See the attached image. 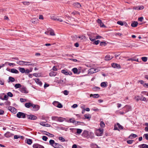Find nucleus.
Wrapping results in <instances>:
<instances>
[{
    "instance_id": "obj_1",
    "label": "nucleus",
    "mask_w": 148,
    "mask_h": 148,
    "mask_svg": "<svg viewBox=\"0 0 148 148\" xmlns=\"http://www.w3.org/2000/svg\"><path fill=\"white\" fill-rule=\"evenodd\" d=\"M29 62H25L23 61H19L16 62V63L20 65H30L34 66L35 64H27L28 63H30Z\"/></svg>"
},
{
    "instance_id": "obj_2",
    "label": "nucleus",
    "mask_w": 148,
    "mask_h": 148,
    "mask_svg": "<svg viewBox=\"0 0 148 148\" xmlns=\"http://www.w3.org/2000/svg\"><path fill=\"white\" fill-rule=\"evenodd\" d=\"M103 130L102 128H100L99 129H96L95 131V134L97 136H102L103 133Z\"/></svg>"
},
{
    "instance_id": "obj_3",
    "label": "nucleus",
    "mask_w": 148,
    "mask_h": 148,
    "mask_svg": "<svg viewBox=\"0 0 148 148\" xmlns=\"http://www.w3.org/2000/svg\"><path fill=\"white\" fill-rule=\"evenodd\" d=\"M27 114L23 112H19L17 114L16 116L19 118H25L26 117Z\"/></svg>"
},
{
    "instance_id": "obj_4",
    "label": "nucleus",
    "mask_w": 148,
    "mask_h": 148,
    "mask_svg": "<svg viewBox=\"0 0 148 148\" xmlns=\"http://www.w3.org/2000/svg\"><path fill=\"white\" fill-rule=\"evenodd\" d=\"M26 117L28 119L32 120H35L37 119V117L32 115H28L27 114Z\"/></svg>"
},
{
    "instance_id": "obj_5",
    "label": "nucleus",
    "mask_w": 148,
    "mask_h": 148,
    "mask_svg": "<svg viewBox=\"0 0 148 148\" xmlns=\"http://www.w3.org/2000/svg\"><path fill=\"white\" fill-rule=\"evenodd\" d=\"M61 73L66 75H71L72 74V73L71 72L69 71H68L65 69L62 70L61 71Z\"/></svg>"
},
{
    "instance_id": "obj_6",
    "label": "nucleus",
    "mask_w": 148,
    "mask_h": 148,
    "mask_svg": "<svg viewBox=\"0 0 148 148\" xmlns=\"http://www.w3.org/2000/svg\"><path fill=\"white\" fill-rule=\"evenodd\" d=\"M20 91L23 93H27L28 92V91L27 90L26 88L24 86H23L20 88Z\"/></svg>"
},
{
    "instance_id": "obj_7",
    "label": "nucleus",
    "mask_w": 148,
    "mask_h": 148,
    "mask_svg": "<svg viewBox=\"0 0 148 148\" xmlns=\"http://www.w3.org/2000/svg\"><path fill=\"white\" fill-rule=\"evenodd\" d=\"M8 109L12 112L15 113L16 112L17 110L14 107L12 106H9L8 107Z\"/></svg>"
},
{
    "instance_id": "obj_8",
    "label": "nucleus",
    "mask_w": 148,
    "mask_h": 148,
    "mask_svg": "<svg viewBox=\"0 0 148 148\" xmlns=\"http://www.w3.org/2000/svg\"><path fill=\"white\" fill-rule=\"evenodd\" d=\"M112 67L117 69H119L121 68L120 65L115 63L112 64Z\"/></svg>"
},
{
    "instance_id": "obj_9",
    "label": "nucleus",
    "mask_w": 148,
    "mask_h": 148,
    "mask_svg": "<svg viewBox=\"0 0 148 148\" xmlns=\"http://www.w3.org/2000/svg\"><path fill=\"white\" fill-rule=\"evenodd\" d=\"M102 37L101 36L98 35L96 36V38H93L91 36H90L89 37V39L92 41H94L95 40V39H99L101 38Z\"/></svg>"
},
{
    "instance_id": "obj_10",
    "label": "nucleus",
    "mask_w": 148,
    "mask_h": 148,
    "mask_svg": "<svg viewBox=\"0 0 148 148\" xmlns=\"http://www.w3.org/2000/svg\"><path fill=\"white\" fill-rule=\"evenodd\" d=\"M32 107L33 108V110L34 111L38 110L39 108V106L37 105H34L32 104Z\"/></svg>"
},
{
    "instance_id": "obj_11",
    "label": "nucleus",
    "mask_w": 148,
    "mask_h": 148,
    "mask_svg": "<svg viewBox=\"0 0 148 148\" xmlns=\"http://www.w3.org/2000/svg\"><path fill=\"white\" fill-rule=\"evenodd\" d=\"M13 135L14 134H12L11 133L8 132H7L4 134V136L7 138H9L12 137Z\"/></svg>"
},
{
    "instance_id": "obj_12",
    "label": "nucleus",
    "mask_w": 148,
    "mask_h": 148,
    "mask_svg": "<svg viewBox=\"0 0 148 148\" xmlns=\"http://www.w3.org/2000/svg\"><path fill=\"white\" fill-rule=\"evenodd\" d=\"M33 147L34 148H44L43 146L37 143L34 144Z\"/></svg>"
},
{
    "instance_id": "obj_13",
    "label": "nucleus",
    "mask_w": 148,
    "mask_h": 148,
    "mask_svg": "<svg viewBox=\"0 0 148 148\" xmlns=\"http://www.w3.org/2000/svg\"><path fill=\"white\" fill-rule=\"evenodd\" d=\"M96 70L94 68H91L90 69L88 70V74L90 75L92 74L93 73H96Z\"/></svg>"
},
{
    "instance_id": "obj_14",
    "label": "nucleus",
    "mask_w": 148,
    "mask_h": 148,
    "mask_svg": "<svg viewBox=\"0 0 148 148\" xmlns=\"http://www.w3.org/2000/svg\"><path fill=\"white\" fill-rule=\"evenodd\" d=\"M144 8V6H134L133 7V9L136 10H140L143 9Z\"/></svg>"
},
{
    "instance_id": "obj_15",
    "label": "nucleus",
    "mask_w": 148,
    "mask_h": 148,
    "mask_svg": "<svg viewBox=\"0 0 148 148\" xmlns=\"http://www.w3.org/2000/svg\"><path fill=\"white\" fill-rule=\"evenodd\" d=\"M55 148H64V147L60 144L56 143L53 147Z\"/></svg>"
},
{
    "instance_id": "obj_16",
    "label": "nucleus",
    "mask_w": 148,
    "mask_h": 148,
    "mask_svg": "<svg viewBox=\"0 0 148 148\" xmlns=\"http://www.w3.org/2000/svg\"><path fill=\"white\" fill-rule=\"evenodd\" d=\"M57 73V72H54V71H51L49 73V75L51 77H54L55 76Z\"/></svg>"
},
{
    "instance_id": "obj_17",
    "label": "nucleus",
    "mask_w": 148,
    "mask_h": 148,
    "mask_svg": "<svg viewBox=\"0 0 148 148\" xmlns=\"http://www.w3.org/2000/svg\"><path fill=\"white\" fill-rule=\"evenodd\" d=\"M73 5L75 7L79 8L81 7V5L79 3H74L73 4Z\"/></svg>"
},
{
    "instance_id": "obj_18",
    "label": "nucleus",
    "mask_w": 148,
    "mask_h": 148,
    "mask_svg": "<svg viewBox=\"0 0 148 148\" xmlns=\"http://www.w3.org/2000/svg\"><path fill=\"white\" fill-rule=\"evenodd\" d=\"M10 72L18 74L19 73V71L16 69H11Z\"/></svg>"
},
{
    "instance_id": "obj_19",
    "label": "nucleus",
    "mask_w": 148,
    "mask_h": 148,
    "mask_svg": "<svg viewBox=\"0 0 148 148\" xmlns=\"http://www.w3.org/2000/svg\"><path fill=\"white\" fill-rule=\"evenodd\" d=\"M140 148H147L148 147V145L146 144H143L138 146Z\"/></svg>"
},
{
    "instance_id": "obj_20",
    "label": "nucleus",
    "mask_w": 148,
    "mask_h": 148,
    "mask_svg": "<svg viewBox=\"0 0 148 148\" xmlns=\"http://www.w3.org/2000/svg\"><path fill=\"white\" fill-rule=\"evenodd\" d=\"M35 82L36 83L38 84L40 86H41L42 84V82L39 78H36L35 79Z\"/></svg>"
},
{
    "instance_id": "obj_21",
    "label": "nucleus",
    "mask_w": 148,
    "mask_h": 148,
    "mask_svg": "<svg viewBox=\"0 0 148 148\" xmlns=\"http://www.w3.org/2000/svg\"><path fill=\"white\" fill-rule=\"evenodd\" d=\"M32 103H25V106L26 107L29 108L30 107L32 106Z\"/></svg>"
},
{
    "instance_id": "obj_22",
    "label": "nucleus",
    "mask_w": 148,
    "mask_h": 148,
    "mask_svg": "<svg viewBox=\"0 0 148 148\" xmlns=\"http://www.w3.org/2000/svg\"><path fill=\"white\" fill-rule=\"evenodd\" d=\"M49 143L50 145L53 147H54L55 144L56 143L55 142L54 140H49Z\"/></svg>"
},
{
    "instance_id": "obj_23",
    "label": "nucleus",
    "mask_w": 148,
    "mask_h": 148,
    "mask_svg": "<svg viewBox=\"0 0 148 148\" xmlns=\"http://www.w3.org/2000/svg\"><path fill=\"white\" fill-rule=\"evenodd\" d=\"M43 132H46V134H45L49 136H50V137H53L54 136V135L53 134H50L47 132L46 131H43Z\"/></svg>"
},
{
    "instance_id": "obj_24",
    "label": "nucleus",
    "mask_w": 148,
    "mask_h": 148,
    "mask_svg": "<svg viewBox=\"0 0 148 148\" xmlns=\"http://www.w3.org/2000/svg\"><path fill=\"white\" fill-rule=\"evenodd\" d=\"M138 24V23L136 21H134V22L132 23L131 25L132 27H136Z\"/></svg>"
},
{
    "instance_id": "obj_25",
    "label": "nucleus",
    "mask_w": 148,
    "mask_h": 148,
    "mask_svg": "<svg viewBox=\"0 0 148 148\" xmlns=\"http://www.w3.org/2000/svg\"><path fill=\"white\" fill-rule=\"evenodd\" d=\"M107 82H102L101 83L100 85L102 87L105 88L107 86Z\"/></svg>"
},
{
    "instance_id": "obj_26",
    "label": "nucleus",
    "mask_w": 148,
    "mask_h": 148,
    "mask_svg": "<svg viewBox=\"0 0 148 148\" xmlns=\"http://www.w3.org/2000/svg\"><path fill=\"white\" fill-rule=\"evenodd\" d=\"M18 69L22 73H23L25 72V69L24 68L19 67L18 68Z\"/></svg>"
},
{
    "instance_id": "obj_27",
    "label": "nucleus",
    "mask_w": 148,
    "mask_h": 148,
    "mask_svg": "<svg viewBox=\"0 0 148 148\" xmlns=\"http://www.w3.org/2000/svg\"><path fill=\"white\" fill-rule=\"evenodd\" d=\"M116 124L119 130H123V127L121 125H120L119 123H117Z\"/></svg>"
},
{
    "instance_id": "obj_28",
    "label": "nucleus",
    "mask_w": 148,
    "mask_h": 148,
    "mask_svg": "<svg viewBox=\"0 0 148 148\" xmlns=\"http://www.w3.org/2000/svg\"><path fill=\"white\" fill-rule=\"evenodd\" d=\"M90 97L92 96L94 98H97L99 97V95L98 94H94V95L91 94H90Z\"/></svg>"
},
{
    "instance_id": "obj_29",
    "label": "nucleus",
    "mask_w": 148,
    "mask_h": 148,
    "mask_svg": "<svg viewBox=\"0 0 148 148\" xmlns=\"http://www.w3.org/2000/svg\"><path fill=\"white\" fill-rule=\"evenodd\" d=\"M85 119H90L91 118V115L90 114H85L84 115Z\"/></svg>"
},
{
    "instance_id": "obj_30",
    "label": "nucleus",
    "mask_w": 148,
    "mask_h": 148,
    "mask_svg": "<svg viewBox=\"0 0 148 148\" xmlns=\"http://www.w3.org/2000/svg\"><path fill=\"white\" fill-rule=\"evenodd\" d=\"M124 109H126V112H128L129 111V110L131 109V107L129 106H125L124 107Z\"/></svg>"
},
{
    "instance_id": "obj_31",
    "label": "nucleus",
    "mask_w": 148,
    "mask_h": 148,
    "mask_svg": "<svg viewBox=\"0 0 148 148\" xmlns=\"http://www.w3.org/2000/svg\"><path fill=\"white\" fill-rule=\"evenodd\" d=\"M14 87L16 88H21V85L19 84H15Z\"/></svg>"
},
{
    "instance_id": "obj_32",
    "label": "nucleus",
    "mask_w": 148,
    "mask_h": 148,
    "mask_svg": "<svg viewBox=\"0 0 148 148\" xmlns=\"http://www.w3.org/2000/svg\"><path fill=\"white\" fill-rule=\"evenodd\" d=\"M32 143V140L31 139H28L27 140V143L29 145H31Z\"/></svg>"
},
{
    "instance_id": "obj_33",
    "label": "nucleus",
    "mask_w": 148,
    "mask_h": 148,
    "mask_svg": "<svg viewBox=\"0 0 148 148\" xmlns=\"http://www.w3.org/2000/svg\"><path fill=\"white\" fill-rule=\"evenodd\" d=\"M92 90L94 91H97V90H99L100 88L98 87L95 86L92 88Z\"/></svg>"
},
{
    "instance_id": "obj_34",
    "label": "nucleus",
    "mask_w": 148,
    "mask_h": 148,
    "mask_svg": "<svg viewBox=\"0 0 148 148\" xmlns=\"http://www.w3.org/2000/svg\"><path fill=\"white\" fill-rule=\"evenodd\" d=\"M50 34L51 36H55V34L54 31L53 30L51 29L49 30Z\"/></svg>"
},
{
    "instance_id": "obj_35",
    "label": "nucleus",
    "mask_w": 148,
    "mask_h": 148,
    "mask_svg": "<svg viewBox=\"0 0 148 148\" xmlns=\"http://www.w3.org/2000/svg\"><path fill=\"white\" fill-rule=\"evenodd\" d=\"M9 81L12 82H14L15 80L14 78V77H9Z\"/></svg>"
},
{
    "instance_id": "obj_36",
    "label": "nucleus",
    "mask_w": 148,
    "mask_h": 148,
    "mask_svg": "<svg viewBox=\"0 0 148 148\" xmlns=\"http://www.w3.org/2000/svg\"><path fill=\"white\" fill-rule=\"evenodd\" d=\"M110 58V55H107L105 56V60H108L111 59Z\"/></svg>"
},
{
    "instance_id": "obj_37",
    "label": "nucleus",
    "mask_w": 148,
    "mask_h": 148,
    "mask_svg": "<svg viewBox=\"0 0 148 148\" xmlns=\"http://www.w3.org/2000/svg\"><path fill=\"white\" fill-rule=\"evenodd\" d=\"M137 135L135 134H132L129 136V138H132V137H133L134 138H136L137 137Z\"/></svg>"
},
{
    "instance_id": "obj_38",
    "label": "nucleus",
    "mask_w": 148,
    "mask_h": 148,
    "mask_svg": "<svg viewBox=\"0 0 148 148\" xmlns=\"http://www.w3.org/2000/svg\"><path fill=\"white\" fill-rule=\"evenodd\" d=\"M72 71L73 73L75 74L77 73L78 70L76 68H74L72 69Z\"/></svg>"
},
{
    "instance_id": "obj_39",
    "label": "nucleus",
    "mask_w": 148,
    "mask_h": 148,
    "mask_svg": "<svg viewBox=\"0 0 148 148\" xmlns=\"http://www.w3.org/2000/svg\"><path fill=\"white\" fill-rule=\"evenodd\" d=\"M82 131V130L81 129H77V133L78 134H80Z\"/></svg>"
},
{
    "instance_id": "obj_40",
    "label": "nucleus",
    "mask_w": 148,
    "mask_h": 148,
    "mask_svg": "<svg viewBox=\"0 0 148 148\" xmlns=\"http://www.w3.org/2000/svg\"><path fill=\"white\" fill-rule=\"evenodd\" d=\"M100 125L101 127L104 128L105 126V124L103 121H101L100 123Z\"/></svg>"
},
{
    "instance_id": "obj_41",
    "label": "nucleus",
    "mask_w": 148,
    "mask_h": 148,
    "mask_svg": "<svg viewBox=\"0 0 148 148\" xmlns=\"http://www.w3.org/2000/svg\"><path fill=\"white\" fill-rule=\"evenodd\" d=\"M142 60L144 62H146L147 61V57H142L141 58Z\"/></svg>"
},
{
    "instance_id": "obj_42",
    "label": "nucleus",
    "mask_w": 148,
    "mask_h": 148,
    "mask_svg": "<svg viewBox=\"0 0 148 148\" xmlns=\"http://www.w3.org/2000/svg\"><path fill=\"white\" fill-rule=\"evenodd\" d=\"M57 121L59 122H62L64 121V120L61 117H58Z\"/></svg>"
},
{
    "instance_id": "obj_43",
    "label": "nucleus",
    "mask_w": 148,
    "mask_h": 148,
    "mask_svg": "<svg viewBox=\"0 0 148 148\" xmlns=\"http://www.w3.org/2000/svg\"><path fill=\"white\" fill-rule=\"evenodd\" d=\"M106 45V44L105 42H101L100 43V45L101 46H105Z\"/></svg>"
},
{
    "instance_id": "obj_44",
    "label": "nucleus",
    "mask_w": 148,
    "mask_h": 148,
    "mask_svg": "<svg viewBox=\"0 0 148 148\" xmlns=\"http://www.w3.org/2000/svg\"><path fill=\"white\" fill-rule=\"evenodd\" d=\"M58 117L57 116H53L51 117V119L53 120L57 121Z\"/></svg>"
},
{
    "instance_id": "obj_45",
    "label": "nucleus",
    "mask_w": 148,
    "mask_h": 148,
    "mask_svg": "<svg viewBox=\"0 0 148 148\" xmlns=\"http://www.w3.org/2000/svg\"><path fill=\"white\" fill-rule=\"evenodd\" d=\"M117 126V124H115L114 125V130H117L120 131L119 129L118 128Z\"/></svg>"
},
{
    "instance_id": "obj_46",
    "label": "nucleus",
    "mask_w": 148,
    "mask_h": 148,
    "mask_svg": "<svg viewBox=\"0 0 148 148\" xmlns=\"http://www.w3.org/2000/svg\"><path fill=\"white\" fill-rule=\"evenodd\" d=\"M117 23L118 24L121 25V26H122L124 25L123 22L121 21H117Z\"/></svg>"
},
{
    "instance_id": "obj_47",
    "label": "nucleus",
    "mask_w": 148,
    "mask_h": 148,
    "mask_svg": "<svg viewBox=\"0 0 148 148\" xmlns=\"http://www.w3.org/2000/svg\"><path fill=\"white\" fill-rule=\"evenodd\" d=\"M59 103V102L57 101H54L53 103V104L54 105L56 106L57 107L58 104Z\"/></svg>"
},
{
    "instance_id": "obj_48",
    "label": "nucleus",
    "mask_w": 148,
    "mask_h": 148,
    "mask_svg": "<svg viewBox=\"0 0 148 148\" xmlns=\"http://www.w3.org/2000/svg\"><path fill=\"white\" fill-rule=\"evenodd\" d=\"M75 122V120H74V119H70L68 121L69 123H74Z\"/></svg>"
},
{
    "instance_id": "obj_49",
    "label": "nucleus",
    "mask_w": 148,
    "mask_h": 148,
    "mask_svg": "<svg viewBox=\"0 0 148 148\" xmlns=\"http://www.w3.org/2000/svg\"><path fill=\"white\" fill-rule=\"evenodd\" d=\"M7 95L8 96H9L10 97H12L13 96V95L10 92H8L7 93Z\"/></svg>"
},
{
    "instance_id": "obj_50",
    "label": "nucleus",
    "mask_w": 148,
    "mask_h": 148,
    "mask_svg": "<svg viewBox=\"0 0 148 148\" xmlns=\"http://www.w3.org/2000/svg\"><path fill=\"white\" fill-rule=\"evenodd\" d=\"M5 104L6 106H10V101L7 100L5 103Z\"/></svg>"
},
{
    "instance_id": "obj_51",
    "label": "nucleus",
    "mask_w": 148,
    "mask_h": 148,
    "mask_svg": "<svg viewBox=\"0 0 148 148\" xmlns=\"http://www.w3.org/2000/svg\"><path fill=\"white\" fill-rule=\"evenodd\" d=\"M95 41L93 43V44H95V45H98L100 42V40H95Z\"/></svg>"
},
{
    "instance_id": "obj_52",
    "label": "nucleus",
    "mask_w": 148,
    "mask_h": 148,
    "mask_svg": "<svg viewBox=\"0 0 148 148\" xmlns=\"http://www.w3.org/2000/svg\"><path fill=\"white\" fill-rule=\"evenodd\" d=\"M48 139V138L45 136H43L42 137V140L45 141H46Z\"/></svg>"
},
{
    "instance_id": "obj_53",
    "label": "nucleus",
    "mask_w": 148,
    "mask_h": 148,
    "mask_svg": "<svg viewBox=\"0 0 148 148\" xmlns=\"http://www.w3.org/2000/svg\"><path fill=\"white\" fill-rule=\"evenodd\" d=\"M145 137L146 140H148V134H145L144 135L143 137Z\"/></svg>"
},
{
    "instance_id": "obj_54",
    "label": "nucleus",
    "mask_w": 148,
    "mask_h": 148,
    "mask_svg": "<svg viewBox=\"0 0 148 148\" xmlns=\"http://www.w3.org/2000/svg\"><path fill=\"white\" fill-rule=\"evenodd\" d=\"M58 83H63V84L65 83V82L63 80H62V79H60V80H58Z\"/></svg>"
},
{
    "instance_id": "obj_55",
    "label": "nucleus",
    "mask_w": 148,
    "mask_h": 148,
    "mask_svg": "<svg viewBox=\"0 0 148 148\" xmlns=\"http://www.w3.org/2000/svg\"><path fill=\"white\" fill-rule=\"evenodd\" d=\"M59 139L60 140H61L62 142H64L65 141V139L62 137H59Z\"/></svg>"
},
{
    "instance_id": "obj_56",
    "label": "nucleus",
    "mask_w": 148,
    "mask_h": 148,
    "mask_svg": "<svg viewBox=\"0 0 148 148\" xmlns=\"http://www.w3.org/2000/svg\"><path fill=\"white\" fill-rule=\"evenodd\" d=\"M69 91L67 90H65L63 91V93L65 95H67L69 94Z\"/></svg>"
},
{
    "instance_id": "obj_57",
    "label": "nucleus",
    "mask_w": 148,
    "mask_h": 148,
    "mask_svg": "<svg viewBox=\"0 0 148 148\" xmlns=\"http://www.w3.org/2000/svg\"><path fill=\"white\" fill-rule=\"evenodd\" d=\"M22 3L24 5H28L29 4V2H27V1L23 2H22Z\"/></svg>"
},
{
    "instance_id": "obj_58",
    "label": "nucleus",
    "mask_w": 148,
    "mask_h": 148,
    "mask_svg": "<svg viewBox=\"0 0 148 148\" xmlns=\"http://www.w3.org/2000/svg\"><path fill=\"white\" fill-rule=\"evenodd\" d=\"M79 13L78 12L76 11H74L73 12H72L71 14L73 15H75L76 14H79Z\"/></svg>"
},
{
    "instance_id": "obj_59",
    "label": "nucleus",
    "mask_w": 148,
    "mask_h": 148,
    "mask_svg": "<svg viewBox=\"0 0 148 148\" xmlns=\"http://www.w3.org/2000/svg\"><path fill=\"white\" fill-rule=\"evenodd\" d=\"M133 142L132 140H129L127 141V143L128 144H131Z\"/></svg>"
},
{
    "instance_id": "obj_60",
    "label": "nucleus",
    "mask_w": 148,
    "mask_h": 148,
    "mask_svg": "<svg viewBox=\"0 0 148 148\" xmlns=\"http://www.w3.org/2000/svg\"><path fill=\"white\" fill-rule=\"evenodd\" d=\"M57 107L59 108H61L62 107V106L61 103L59 102V103L58 104Z\"/></svg>"
},
{
    "instance_id": "obj_61",
    "label": "nucleus",
    "mask_w": 148,
    "mask_h": 148,
    "mask_svg": "<svg viewBox=\"0 0 148 148\" xmlns=\"http://www.w3.org/2000/svg\"><path fill=\"white\" fill-rule=\"evenodd\" d=\"M8 95H5L4 96V97L3 98V100H8Z\"/></svg>"
},
{
    "instance_id": "obj_62",
    "label": "nucleus",
    "mask_w": 148,
    "mask_h": 148,
    "mask_svg": "<svg viewBox=\"0 0 148 148\" xmlns=\"http://www.w3.org/2000/svg\"><path fill=\"white\" fill-rule=\"evenodd\" d=\"M143 17H140L138 18V21L140 22H142L143 20Z\"/></svg>"
},
{
    "instance_id": "obj_63",
    "label": "nucleus",
    "mask_w": 148,
    "mask_h": 148,
    "mask_svg": "<svg viewBox=\"0 0 148 148\" xmlns=\"http://www.w3.org/2000/svg\"><path fill=\"white\" fill-rule=\"evenodd\" d=\"M52 69L53 70V71H57L58 70V69L56 68V67L55 66H53Z\"/></svg>"
},
{
    "instance_id": "obj_64",
    "label": "nucleus",
    "mask_w": 148,
    "mask_h": 148,
    "mask_svg": "<svg viewBox=\"0 0 148 148\" xmlns=\"http://www.w3.org/2000/svg\"><path fill=\"white\" fill-rule=\"evenodd\" d=\"M45 122H42L40 123V124L41 125H42L43 126H45L46 125L45 124Z\"/></svg>"
}]
</instances>
